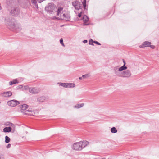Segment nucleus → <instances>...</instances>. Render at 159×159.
<instances>
[{
    "instance_id": "1",
    "label": "nucleus",
    "mask_w": 159,
    "mask_h": 159,
    "mask_svg": "<svg viewBox=\"0 0 159 159\" xmlns=\"http://www.w3.org/2000/svg\"><path fill=\"white\" fill-rule=\"evenodd\" d=\"M8 28L11 30L16 31L17 32H19L21 30V28L20 26L18 25H15L14 23L10 21L7 23Z\"/></svg>"
},
{
    "instance_id": "2",
    "label": "nucleus",
    "mask_w": 159,
    "mask_h": 159,
    "mask_svg": "<svg viewBox=\"0 0 159 159\" xmlns=\"http://www.w3.org/2000/svg\"><path fill=\"white\" fill-rule=\"evenodd\" d=\"M10 13L12 16H16L20 13L19 8L18 7H11Z\"/></svg>"
},
{
    "instance_id": "3",
    "label": "nucleus",
    "mask_w": 159,
    "mask_h": 159,
    "mask_svg": "<svg viewBox=\"0 0 159 159\" xmlns=\"http://www.w3.org/2000/svg\"><path fill=\"white\" fill-rule=\"evenodd\" d=\"M119 75V76L124 78H129L130 77L131 73L129 70H124Z\"/></svg>"
},
{
    "instance_id": "4",
    "label": "nucleus",
    "mask_w": 159,
    "mask_h": 159,
    "mask_svg": "<svg viewBox=\"0 0 159 159\" xmlns=\"http://www.w3.org/2000/svg\"><path fill=\"white\" fill-rule=\"evenodd\" d=\"M55 7L54 6L53 3H49L48 6L45 7V10L46 11L49 12L51 13L53 11V10L54 9Z\"/></svg>"
},
{
    "instance_id": "5",
    "label": "nucleus",
    "mask_w": 159,
    "mask_h": 159,
    "mask_svg": "<svg viewBox=\"0 0 159 159\" xmlns=\"http://www.w3.org/2000/svg\"><path fill=\"white\" fill-rule=\"evenodd\" d=\"M7 104L10 106L14 107L19 104V102L16 100H12L8 101Z\"/></svg>"
},
{
    "instance_id": "6",
    "label": "nucleus",
    "mask_w": 159,
    "mask_h": 159,
    "mask_svg": "<svg viewBox=\"0 0 159 159\" xmlns=\"http://www.w3.org/2000/svg\"><path fill=\"white\" fill-rule=\"evenodd\" d=\"M72 148L75 150H81L82 149L80 142L75 143L73 144Z\"/></svg>"
},
{
    "instance_id": "7",
    "label": "nucleus",
    "mask_w": 159,
    "mask_h": 159,
    "mask_svg": "<svg viewBox=\"0 0 159 159\" xmlns=\"http://www.w3.org/2000/svg\"><path fill=\"white\" fill-rule=\"evenodd\" d=\"M30 92L31 93L35 94L39 93L40 91L39 88H30L29 89Z\"/></svg>"
},
{
    "instance_id": "8",
    "label": "nucleus",
    "mask_w": 159,
    "mask_h": 159,
    "mask_svg": "<svg viewBox=\"0 0 159 159\" xmlns=\"http://www.w3.org/2000/svg\"><path fill=\"white\" fill-rule=\"evenodd\" d=\"M72 5L76 10H79L80 8V3L78 1H75L72 2Z\"/></svg>"
},
{
    "instance_id": "9",
    "label": "nucleus",
    "mask_w": 159,
    "mask_h": 159,
    "mask_svg": "<svg viewBox=\"0 0 159 159\" xmlns=\"http://www.w3.org/2000/svg\"><path fill=\"white\" fill-rule=\"evenodd\" d=\"M23 113L25 114L30 116H34L35 113L34 111L29 109L28 110H26Z\"/></svg>"
},
{
    "instance_id": "10",
    "label": "nucleus",
    "mask_w": 159,
    "mask_h": 159,
    "mask_svg": "<svg viewBox=\"0 0 159 159\" xmlns=\"http://www.w3.org/2000/svg\"><path fill=\"white\" fill-rule=\"evenodd\" d=\"M80 142L82 149L89 144V142L84 140L80 141Z\"/></svg>"
},
{
    "instance_id": "11",
    "label": "nucleus",
    "mask_w": 159,
    "mask_h": 159,
    "mask_svg": "<svg viewBox=\"0 0 159 159\" xmlns=\"http://www.w3.org/2000/svg\"><path fill=\"white\" fill-rule=\"evenodd\" d=\"M2 96L5 97H8L11 96L12 93L11 91H7L2 93L1 94Z\"/></svg>"
},
{
    "instance_id": "12",
    "label": "nucleus",
    "mask_w": 159,
    "mask_h": 159,
    "mask_svg": "<svg viewBox=\"0 0 159 159\" xmlns=\"http://www.w3.org/2000/svg\"><path fill=\"white\" fill-rule=\"evenodd\" d=\"M151 44V42L149 41H145L143 44L139 46L140 48H143L145 47H148L149 46L148 45H150Z\"/></svg>"
},
{
    "instance_id": "13",
    "label": "nucleus",
    "mask_w": 159,
    "mask_h": 159,
    "mask_svg": "<svg viewBox=\"0 0 159 159\" xmlns=\"http://www.w3.org/2000/svg\"><path fill=\"white\" fill-rule=\"evenodd\" d=\"M123 62L124 63V65L123 66L120 67L118 69L119 71L121 72L124 70H125L127 68V67L125 66L126 65V62L124 59H123Z\"/></svg>"
},
{
    "instance_id": "14",
    "label": "nucleus",
    "mask_w": 159,
    "mask_h": 159,
    "mask_svg": "<svg viewBox=\"0 0 159 159\" xmlns=\"http://www.w3.org/2000/svg\"><path fill=\"white\" fill-rule=\"evenodd\" d=\"M47 99V98L45 96H41L37 98V101L39 102H43Z\"/></svg>"
},
{
    "instance_id": "15",
    "label": "nucleus",
    "mask_w": 159,
    "mask_h": 159,
    "mask_svg": "<svg viewBox=\"0 0 159 159\" xmlns=\"http://www.w3.org/2000/svg\"><path fill=\"white\" fill-rule=\"evenodd\" d=\"M61 16L63 19L69 21L70 19V15L68 14L64 13Z\"/></svg>"
},
{
    "instance_id": "16",
    "label": "nucleus",
    "mask_w": 159,
    "mask_h": 159,
    "mask_svg": "<svg viewBox=\"0 0 159 159\" xmlns=\"http://www.w3.org/2000/svg\"><path fill=\"white\" fill-rule=\"evenodd\" d=\"M28 106L26 104H23L20 105V107L21 110V112H23L22 111L25 110L28 107Z\"/></svg>"
},
{
    "instance_id": "17",
    "label": "nucleus",
    "mask_w": 159,
    "mask_h": 159,
    "mask_svg": "<svg viewBox=\"0 0 159 159\" xmlns=\"http://www.w3.org/2000/svg\"><path fill=\"white\" fill-rule=\"evenodd\" d=\"M11 127H6L3 129V131L4 132H9L11 131Z\"/></svg>"
},
{
    "instance_id": "18",
    "label": "nucleus",
    "mask_w": 159,
    "mask_h": 159,
    "mask_svg": "<svg viewBox=\"0 0 159 159\" xmlns=\"http://www.w3.org/2000/svg\"><path fill=\"white\" fill-rule=\"evenodd\" d=\"M84 105V103L78 104L74 106V107L75 108H80L82 107Z\"/></svg>"
},
{
    "instance_id": "19",
    "label": "nucleus",
    "mask_w": 159,
    "mask_h": 159,
    "mask_svg": "<svg viewBox=\"0 0 159 159\" xmlns=\"http://www.w3.org/2000/svg\"><path fill=\"white\" fill-rule=\"evenodd\" d=\"M75 84L72 83H67L66 88H74L75 87Z\"/></svg>"
},
{
    "instance_id": "20",
    "label": "nucleus",
    "mask_w": 159,
    "mask_h": 159,
    "mask_svg": "<svg viewBox=\"0 0 159 159\" xmlns=\"http://www.w3.org/2000/svg\"><path fill=\"white\" fill-rule=\"evenodd\" d=\"M18 83V82L16 79H14L13 81H10L9 82L10 85H12L16 83Z\"/></svg>"
},
{
    "instance_id": "21",
    "label": "nucleus",
    "mask_w": 159,
    "mask_h": 159,
    "mask_svg": "<svg viewBox=\"0 0 159 159\" xmlns=\"http://www.w3.org/2000/svg\"><path fill=\"white\" fill-rule=\"evenodd\" d=\"M83 20L84 23H86L88 21L89 18L87 16L85 15L83 17Z\"/></svg>"
},
{
    "instance_id": "22",
    "label": "nucleus",
    "mask_w": 159,
    "mask_h": 159,
    "mask_svg": "<svg viewBox=\"0 0 159 159\" xmlns=\"http://www.w3.org/2000/svg\"><path fill=\"white\" fill-rule=\"evenodd\" d=\"M119 68H118V66H116L114 68L113 71L115 74L118 75L119 76V75H118V69Z\"/></svg>"
},
{
    "instance_id": "23",
    "label": "nucleus",
    "mask_w": 159,
    "mask_h": 159,
    "mask_svg": "<svg viewBox=\"0 0 159 159\" xmlns=\"http://www.w3.org/2000/svg\"><path fill=\"white\" fill-rule=\"evenodd\" d=\"M58 84L59 85L63 87L66 88L67 83L58 82Z\"/></svg>"
},
{
    "instance_id": "24",
    "label": "nucleus",
    "mask_w": 159,
    "mask_h": 159,
    "mask_svg": "<svg viewBox=\"0 0 159 159\" xmlns=\"http://www.w3.org/2000/svg\"><path fill=\"white\" fill-rule=\"evenodd\" d=\"M111 131L112 133H115L117 132V130L115 127H113L111 129Z\"/></svg>"
},
{
    "instance_id": "25",
    "label": "nucleus",
    "mask_w": 159,
    "mask_h": 159,
    "mask_svg": "<svg viewBox=\"0 0 159 159\" xmlns=\"http://www.w3.org/2000/svg\"><path fill=\"white\" fill-rule=\"evenodd\" d=\"M10 141V139L8 136H6L5 137V142L6 143H9Z\"/></svg>"
},
{
    "instance_id": "26",
    "label": "nucleus",
    "mask_w": 159,
    "mask_h": 159,
    "mask_svg": "<svg viewBox=\"0 0 159 159\" xmlns=\"http://www.w3.org/2000/svg\"><path fill=\"white\" fill-rule=\"evenodd\" d=\"M63 8L61 7H59L57 11V15L59 16L61 12L63 10Z\"/></svg>"
},
{
    "instance_id": "27",
    "label": "nucleus",
    "mask_w": 159,
    "mask_h": 159,
    "mask_svg": "<svg viewBox=\"0 0 159 159\" xmlns=\"http://www.w3.org/2000/svg\"><path fill=\"white\" fill-rule=\"evenodd\" d=\"M32 3L34 4L35 7L37 8H38V5L37 4V2L36 0H31Z\"/></svg>"
},
{
    "instance_id": "28",
    "label": "nucleus",
    "mask_w": 159,
    "mask_h": 159,
    "mask_svg": "<svg viewBox=\"0 0 159 159\" xmlns=\"http://www.w3.org/2000/svg\"><path fill=\"white\" fill-rule=\"evenodd\" d=\"M20 87H21V89L25 90L28 89H29L30 88L28 86H21Z\"/></svg>"
},
{
    "instance_id": "29",
    "label": "nucleus",
    "mask_w": 159,
    "mask_h": 159,
    "mask_svg": "<svg viewBox=\"0 0 159 159\" xmlns=\"http://www.w3.org/2000/svg\"><path fill=\"white\" fill-rule=\"evenodd\" d=\"M89 76H90V75L89 74H85L84 75H82V77L84 79H85L86 78L89 77Z\"/></svg>"
},
{
    "instance_id": "30",
    "label": "nucleus",
    "mask_w": 159,
    "mask_h": 159,
    "mask_svg": "<svg viewBox=\"0 0 159 159\" xmlns=\"http://www.w3.org/2000/svg\"><path fill=\"white\" fill-rule=\"evenodd\" d=\"M94 41H93L92 39H90L89 41V44L90 45H94L93 43Z\"/></svg>"
},
{
    "instance_id": "31",
    "label": "nucleus",
    "mask_w": 159,
    "mask_h": 159,
    "mask_svg": "<svg viewBox=\"0 0 159 159\" xmlns=\"http://www.w3.org/2000/svg\"><path fill=\"white\" fill-rule=\"evenodd\" d=\"M86 0H84L82 2L83 5L85 9L86 7Z\"/></svg>"
},
{
    "instance_id": "32",
    "label": "nucleus",
    "mask_w": 159,
    "mask_h": 159,
    "mask_svg": "<svg viewBox=\"0 0 159 159\" xmlns=\"http://www.w3.org/2000/svg\"><path fill=\"white\" fill-rule=\"evenodd\" d=\"M60 42L61 43L63 46L65 47V46L63 43V40L62 38H61L60 40Z\"/></svg>"
},
{
    "instance_id": "33",
    "label": "nucleus",
    "mask_w": 159,
    "mask_h": 159,
    "mask_svg": "<svg viewBox=\"0 0 159 159\" xmlns=\"http://www.w3.org/2000/svg\"><path fill=\"white\" fill-rule=\"evenodd\" d=\"M8 125L11 127L14 126V125L13 124L10 123V122H8Z\"/></svg>"
},
{
    "instance_id": "34",
    "label": "nucleus",
    "mask_w": 159,
    "mask_h": 159,
    "mask_svg": "<svg viewBox=\"0 0 159 159\" xmlns=\"http://www.w3.org/2000/svg\"><path fill=\"white\" fill-rule=\"evenodd\" d=\"M94 43L96 44H97L98 45H101V44L100 43H99L97 41H94Z\"/></svg>"
},
{
    "instance_id": "35",
    "label": "nucleus",
    "mask_w": 159,
    "mask_h": 159,
    "mask_svg": "<svg viewBox=\"0 0 159 159\" xmlns=\"http://www.w3.org/2000/svg\"><path fill=\"white\" fill-rule=\"evenodd\" d=\"M11 146V144H8L7 146H6V148H10Z\"/></svg>"
},
{
    "instance_id": "36",
    "label": "nucleus",
    "mask_w": 159,
    "mask_h": 159,
    "mask_svg": "<svg viewBox=\"0 0 159 159\" xmlns=\"http://www.w3.org/2000/svg\"><path fill=\"white\" fill-rule=\"evenodd\" d=\"M149 47H151L152 49H154L155 48V47L154 45H150Z\"/></svg>"
},
{
    "instance_id": "37",
    "label": "nucleus",
    "mask_w": 159,
    "mask_h": 159,
    "mask_svg": "<svg viewBox=\"0 0 159 159\" xmlns=\"http://www.w3.org/2000/svg\"><path fill=\"white\" fill-rule=\"evenodd\" d=\"M83 43H86L87 42V40H85L83 41Z\"/></svg>"
},
{
    "instance_id": "38",
    "label": "nucleus",
    "mask_w": 159,
    "mask_h": 159,
    "mask_svg": "<svg viewBox=\"0 0 159 159\" xmlns=\"http://www.w3.org/2000/svg\"><path fill=\"white\" fill-rule=\"evenodd\" d=\"M44 0H38V2L39 3H41Z\"/></svg>"
},
{
    "instance_id": "39",
    "label": "nucleus",
    "mask_w": 159,
    "mask_h": 159,
    "mask_svg": "<svg viewBox=\"0 0 159 159\" xmlns=\"http://www.w3.org/2000/svg\"><path fill=\"white\" fill-rule=\"evenodd\" d=\"M78 16L79 17H80L81 16V13H80L78 14Z\"/></svg>"
},
{
    "instance_id": "40",
    "label": "nucleus",
    "mask_w": 159,
    "mask_h": 159,
    "mask_svg": "<svg viewBox=\"0 0 159 159\" xmlns=\"http://www.w3.org/2000/svg\"><path fill=\"white\" fill-rule=\"evenodd\" d=\"M21 85H20L18 87V89H21V87H20Z\"/></svg>"
},
{
    "instance_id": "41",
    "label": "nucleus",
    "mask_w": 159,
    "mask_h": 159,
    "mask_svg": "<svg viewBox=\"0 0 159 159\" xmlns=\"http://www.w3.org/2000/svg\"><path fill=\"white\" fill-rule=\"evenodd\" d=\"M82 78H83L82 76V77H80L79 78V79L80 80H82Z\"/></svg>"
},
{
    "instance_id": "42",
    "label": "nucleus",
    "mask_w": 159,
    "mask_h": 159,
    "mask_svg": "<svg viewBox=\"0 0 159 159\" xmlns=\"http://www.w3.org/2000/svg\"><path fill=\"white\" fill-rule=\"evenodd\" d=\"M88 25V24H84V25Z\"/></svg>"
}]
</instances>
